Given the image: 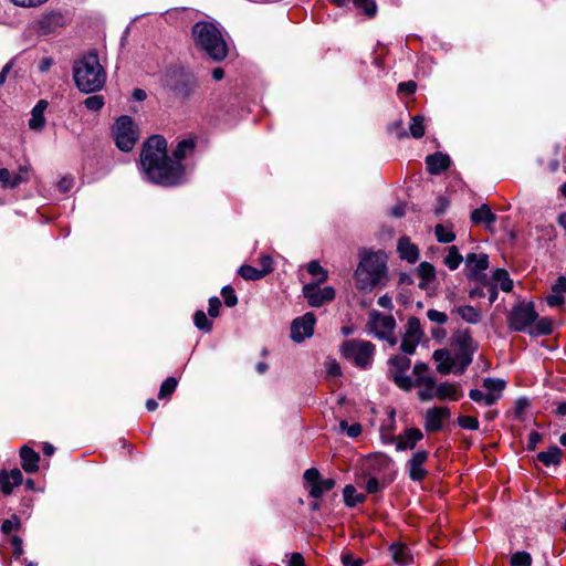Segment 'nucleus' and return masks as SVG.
<instances>
[{
  "label": "nucleus",
  "mask_w": 566,
  "mask_h": 566,
  "mask_svg": "<svg viewBox=\"0 0 566 566\" xmlns=\"http://www.w3.org/2000/svg\"><path fill=\"white\" fill-rule=\"evenodd\" d=\"M193 139H184L172 151L175 160L167 153V142L163 136L154 135L143 145L140 165L146 178L156 185L177 186L185 180V166L180 163L195 149Z\"/></svg>",
  "instance_id": "obj_1"
},
{
  "label": "nucleus",
  "mask_w": 566,
  "mask_h": 566,
  "mask_svg": "<svg viewBox=\"0 0 566 566\" xmlns=\"http://www.w3.org/2000/svg\"><path fill=\"white\" fill-rule=\"evenodd\" d=\"M387 271L385 253L381 251L364 253L354 273L355 285L363 292H371L376 286L385 285Z\"/></svg>",
  "instance_id": "obj_2"
},
{
  "label": "nucleus",
  "mask_w": 566,
  "mask_h": 566,
  "mask_svg": "<svg viewBox=\"0 0 566 566\" xmlns=\"http://www.w3.org/2000/svg\"><path fill=\"white\" fill-rule=\"evenodd\" d=\"M196 48L207 53L212 60L221 61L228 54V45L221 31L211 22L200 21L192 27Z\"/></svg>",
  "instance_id": "obj_3"
},
{
  "label": "nucleus",
  "mask_w": 566,
  "mask_h": 566,
  "mask_svg": "<svg viewBox=\"0 0 566 566\" xmlns=\"http://www.w3.org/2000/svg\"><path fill=\"white\" fill-rule=\"evenodd\" d=\"M115 145L122 151H130L139 139V129L130 116H119L113 125Z\"/></svg>",
  "instance_id": "obj_4"
},
{
  "label": "nucleus",
  "mask_w": 566,
  "mask_h": 566,
  "mask_svg": "<svg viewBox=\"0 0 566 566\" xmlns=\"http://www.w3.org/2000/svg\"><path fill=\"white\" fill-rule=\"evenodd\" d=\"M375 350L373 343L363 339H349L342 345L343 356L363 369L371 366Z\"/></svg>",
  "instance_id": "obj_5"
},
{
  "label": "nucleus",
  "mask_w": 566,
  "mask_h": 566,
  "mask_svg": "<svg viewBox=\"0 0 566 566\" xmlns=\"http://www.w3.org/2000/svg\"><path fill=\"white\" fill-rule=\"evenodd\" d=\"M366 328L369 334L380 340H386L390 346H395L397 344V338L394 334L396 321L391 315H384L380 312L373 310L368 314Z\"/></svg>",
  "instance_id": "obj_6"
},
{
  "label": "nucleus",
  "mask_w": 566,
  "mask_h": 566,
  "mask_svg": "<svg viewBox=\"0 0 566 566\" xmlns=\"http://www.w3.org/2000/svg\"><path fill=\"white\" fill-rule=\"evenodd\" d=\"M533 303L521 302L514 305L507 315V325L514 332H527L537 319Z\"/></svg>",
  "instance_id": "obj_7"
},
{
  "label": "nucleus",
  "mask_w": 566,
  "mask_h": 566,
  "mask_svg": "<svg viewBox=\"0 0 566 566\" xmlns=\"http://www.w3.org/2000/svg\"><path fill=\"white\" fill-rule=\"evenodd\" d=\"M163 86L175 97H188L196 86L192 73H164L161 77Z\"/></svg>",
  "instance_id": "obj_8"
},
{
  "label": "nucleus",
  "mask_w": 566,
  "mask_h": 566,
  "mask_svg": "<svg viewBox=\"0 0 566 566\" xmlns=\"http://www.w3.org/2000/svg\"><path fill=\"white\" fill-rule=\"evenodd\" d=\"M455 344L458 345V349L454 356H452L455 358L457 364L454 374L462 375L472 363V357L478 349V344L472 339L468 331L459 333L455 336Z\"/></svg>",
  "instance_id": "obj_9"
},
{
  "label": "nucleus",
  "mask_w": 566,
  "mask_h": 566,
  "mask_svg": "<svg viewBox=\"0 0 566 566\" xmlns=\"http://www.w3.org/2000/svg\"><path fill=\"white\" fill-rule=\"evenodd\" d=\"M411 360L407 356L395 355L388 359V377L402 390L409 391L413 387V380L406 375Z\"/></svg>",
  "instance_id": "obj_10"
},
{
  "label": "nucleus",
  "mask_w": 566,
  "mask_h": 566,
  "mask_svg": "<svg viewBox=\"0 0 566 566\" xmlns=\"http://www.w3.org/2000/svg\"><path fill=\"white\" fill-rule=\"evenodd\" d=\"M423 337V331L419 318L412 316L407 322L406 332L402 335L400 349L406 355H412Z\"/></svg>",
  "instance_id": "obj_11"
},
{
  "label": "nucleus",
  "mask_w": 566,
  "mask_h": 566,
  "mask_svg": "<svg viewBox=\"0 0 566 566\" xmlns=\"http://www.w3.org/2000/svg\"><path fill=\"white\" fill-rule=\"evenodd\" d=\"M303 295L313 307H319L335 298V290L332 286L319 287V283H308L303 286Z\"/></svg>",
  "instance_id": "obj_12"
},
{
  "label": "nucleus",
  "mask_w": 566,
  "mask_h": 566,
  "mask_svg": "<svg viewBox=\"0 0 566 566\" xmlns=\"http://www.w3.org/2000/svg\"><path fill=\"white\" fill-rule=\"evenodd\" d=\"M76 87L85 94L102 90L106 83V73H73Z\"/></svg>",
  "instance_id": "obj_13"
},
{
  "label": "nucleus",
  "mask_w": 566,
  "mask_h": 566,
  "mask_svg": "<svg viewBox=\"0 0 566 566\" xmlns=\"http://www.w3.org/2000/svg\"><path fill=\"white\" fill-rule=\"evenodd\" d=\"M315 323L316 317L310 312L295 318L291 324V338L296 343H301L306 337H311L314 333Z\"/></svg>",
  "instance_id": "obj_14"
},
{
  "label": "nucleus",
  "mask_w": 566,
  "mask_h": 566,
  "mask_svg": "<svg viewBox=\"0 0 566 566\" xmlns=\"http://www.w3.org/2000/svg\"><path fill=\"white\" fill-rule=\"evenodd\" d=\"M429 458V452L426 450L416 451L411 458L408 460L406 467L408 470V475L412 481H422L428 471L423 468V464L427 462Z\"/></svg>",
  "instance_id": "obj_15"
},
{
  "label": "nucleus",
  "mask_w": 566,
  "mask_h": 566,
  "mask_svg": "<svg viewBox=\"0 0 566 566\" xmlns=\"http://www.w3.org/2000/svg\"><path fill=\"white\" fill-rule=\"evenodd\" d=\"M450 417V410L447 407H434L427 411L424 428L427 431H439L442 428V421Z\"/></svg>",
  "instance_id": "obj_16"
},
{
  "label": "nucleus",
  "mask_w": 566,
  "mask_h": 566,
  "mask_svg": "<svg viewBox=\"0 0 566 566\" xmlns=\"http://www.w3.org/2000/svg\"><path fill=\"white\" fill-rule=\"evenodd\" d=\"M105 65L101 61L96 50L84 53L74 64L73 71H104Z\"/></svg>",
  "instance_id": "obj_17"
},
{
  "label": "nucleus",
  "mask_w": 566,
  "mask_h": 566,
  "mask_svg": "<svg viewBox=\"0 0 566 566\" xmlns=\"http://www.w3.org/2000/svg\"><path fill=\"white\" fill-rule=\"evenodd\" d=\"M423 438V434L418 428L406 429L402 433L395 438L396 450L405 451L412 450L416 444Z\"/></svg>",
  "instance_id": "obj_18"
},
{
  "label": "nucleus",
  "mask_w": 566,
  "mask_h": 566,
  "mask_svg": "<svg viewBox=\"0 0 566 566\" xmlns=\"http://www.w3.org/2000/svg\"><path fill=\"white\" fill-rule=\"evenodd\" d=\"M65 23L64 17L60 12H49L43 14L38 20V28L41 33L50 34L54 32L57 28L63 27Z\"/></svg>",
  "instance_id": "obj_19"
},
{
  "label": "nucleus",
  "mask_w": 566,
  "mask_h": 566,
  "mask_svg": "<svg viewBox=\"0 0 566 566\" xmlns=\"http://www.w3.org/2000/svg\"><path fill=\"white\" fill-rule=\"evenodd\" d=\"M433 359L438 363L437 370L442 375H448L457 367L455 358L452 357L449 349L442 348L433 352Z\"/></svg>",
  "instance_id": "obj_20"
},
{
  "label": "nucleus",
  "mask_w": 566,
  "mask_h": 566,
  "mask_svg": "<svg viewBox=\"0 0 566 566\" xmlns=\"http://www.w3.org/2000/svg\"><path fill=\"white\" fill-rule=\"evenodd\" d=\"M23 476L19 469H13L9 473L6 471L0 472V490L9 495L12 493L13 488L22 483Z\"/></svg>",
  "instance_id": "obj_21"
},
{
  "label": "nucleus",
  "mask_w": 566,
  "mask_h": 566,
  "mask_svg": "<svg viewBox=\"0 0 566 566\" xmlns=\"http://www.w3.org/2000/svg\"><path fill=\"white\" fill-rule=\"evenodd\" d=\"M426 164L431 175H439L450 166V158L440 151L427 156Z\"/></svg>",
  "instance_id": "obj_22"
},
{
  "label": "nucleus",
  "mask_w": 566,
  "mask_h": 566,
  "mask_svg": "<svg viewBox=\"0 0 566 566\" xmlns=\"http://www.w3.org/2000/svg\"><path fill=\"white\" fill-rule=\"evenodd\" d=\"M465 264L470 268L471 276L479 279L480 272L489 268V255L485 253H469L465 258Z\"/></svg>",
  "instance_id": "obj_23"
},
{
  "label": "nucleus",
  "mask_w": 566,
  "mask_h": 566,
  "mask_svg": "<svg viewBox=\"0 0 566 566\" xmlns=\"http://www.w3.org/2000/svg\"><path fill=\"white\" fill-rule=\"evenodd\" d=\"M21 464L25 472L34 473L39 470L40 454L28 446L20 450Z\"/></svg>",
  "instance_id": "obj_24"
},
{
  "label": "nucleus",
  "mask_w": 566,
  "mask_h": 566,
  "mask_svg": "<svg viewBox=\"0 0 566 566\" xmlns=\"http://www.w3.org/2000/svg\"><path fill=\"white\" fill-rule=\"evenodd\" d=\"M413 386L421 387L418 397L421 401H429L436 398V380L432 377H418L413 381Z\"/></svg>",
  "instance_id": "obj_25"
},
{
  "label": "nucleus",
  "mask_w": 566,
  "mask_h": 566,
  "mask_svg": "<svg viewBox=\"0 0 566 566\" xmlns=\"http://www.w3.org/2000/svg\"><path fill=\"white\" fill-rule=\"evenodd\" d=\"M399 256L409 263H415L419 259L418 248L410 242L409 238H400L397 244Z\"/></svg>",
  "instance_id": "obj_26"
},
{
  "label": "nucleus",
  "mask_w": 566,
  "mask_h": 566,
  "mask_svg": "<svg viewBox=\"0 0 566 566\" xmlns=\"http://www.w3.org/2000/svg\"><path fill=\"white\" fill-rule=\"evenodd\" d=\"M471 221L473 223H484L488 229H491L496 221V216L491 211V208L484 203L471 212Z\"/></svg>",
  "instance_id": "obj_27"
},
{
  "label": "nucleus",
  "mask_w": 566,
  "mask_h": 566,
  "mask_svg": "<svg viewBox=\"0 0 566 566\" xmlns=\"http://www.w3.org/2000/svg\"><path fill=\"white\" fill-rule=\"evenodd\" d=\"M389 551L392 560L399 566H406L412 560L410 549L405 544L394 543L390 545Z\"/></svg>",
  "instance_id": "obj_28"
},
{
  "label": "nucleus",
  "mask_w": 566,
  "mask_h": 566,
  "mask_svg": "<svg viewBox=\"0 0 566 566\" xmlns=\"http://www.w3.org/2000/svg\"><path fill=\"white\" fill-rule=\"evenodd\" d=\"M566 292V277L559 276L552 287V293L547 295L546 302L549 306H560L564 303V293Z\"/></svg>",
  "instance_id": "obj_29"
},
{
  "label": "nucleus",
  "mask_w": 566,
  "mask_h": 566,
  "mask_svg": "<svg viewBox=\"0 0 566 566\" xmlns=\"http://www.w3.org/2000/svg\"><path fill=\"white\" fill-rule=\"evenodd\" d=\"M48 107V102L45 99H40L31 112V118L29 120V127L31 129L38 130L42 129L45 124L44 111Z\"/></svg>",
  "instance_id": "obj_30"
},
{
  "label": "nucleus",
  "mask_w": 566,
  "mask_h": 566,
  "mask_svg": "<svg viewBox=\"0 0 566 566\" xmlns=\"http://www.w3.org/2000/svg\"><path fill=\"white\" fill-rule=\"evenodd\" d=\"M563 451L557 446H552L547 451L537 453L536 459L545 467L558 465L562 462Z\"/></svg>",
  "instance_id": "obj_31"
},
{
  "label": "nucleus",
  "mask_w": 566,
  "mask_h": 566,
  "mask_svg": "<svg viewBox=\"0 0 566 566\" xmlns=\"http://www.w3.org/2000/svg\"><path fill=\"white\" fill-rule=\"evenodd\" d=\"M482 386L489 395L495 397L494 401L497 402L502 398L506 382L501 378H485Z\"/></svg>",
  "instance_id": "obj_32"
},
{
  "label": "nucleus",
  "mask_w": 566,
  "mask_h": 566,
  "mask_svg": "<svg viewBox=\"0 0 566 566\" xmlns=\"http://www.w3.org/2000/svg\"><path fill=\"white\" fill-rule=\"evenodd\" d=\"M452 312L457 313L465 323L469 324H478L482 317L481 312L471 305L455 307Z\"/></svg>",
  "instance_id": "obj_33"
},
{
  "label": "nucleus",
  "mask_w": 566,
  "mask_h": 566,
  "mask_svg": "<svg viewBox=\"0 0 566 566\" xmlns=\"http://www.w3.org/2000/svg\"><path fill=\"white\" fill-rule=\"evenodd\" d=\"M434 395H436V398L440 399V400H444V399L458 400L459 399L457 387L450 382H442V384L436 382Z\"/></svg>",
  "instance_id": "obj_34"
},
{
  "label": "nucleus",
  "mask_w": 566,
  "mask_h": 566,
  "mask_svg": "<svg viewBox=\"0 0 566 566\" xmlns=\"http://www.w3.org/2000/svg\"><path fill=\"white\" fill-rule=\"evenodd\" d=\"M553 331L552 321L547 317H543L541 319H536V322L532 325L531 329H528V334L531 336H539V335H548Z\"/></svg>",
  "instance_id": "obj_35"
},
{
  "label": "nucleus",
  "mask_w": 566,
  "mask_h": 566,
  "mask_svg": "<svg viewBox=\"0 0 566 566\" xmlns=\"http://www.w3.org/2000/svg\"><path fill=\"white\" fill-rule=\"evenodd\" d=\"M335 486L334 479H318L316 484L310 489V495L314 499H318L324 492L331 491Z\"/></svg>",
  "instance_id": "obj_36"
},
{
  "label": "nucleus",
  "mask_w": 566,
  "mask_h": 566,
  "mask_svg": "<svg viewBox=\"0 0 566 566\" xmlns=\"http://www.w3.org/2000/svg\"><path fill=\"white\" fill-rule=\"evenodd\" d=\"M344 502L347 506H355L358 503L364 502L365 496L356 492V489L348 484L343 490Z\"/></svg>",
  "instance_id": "obj_37"
},
{
  "label": "nucleus",
  "mask_w": 566,
  "mask_h": 566,
  "mask_svg": "<svg viewBox=\"0 0 566 566\" xmlns=\"http://www.w3.org/2000/svg\"><path fill=\"white\" fill-rule=\"evenodd\" d=\"M493 280L500 283V287L504 292H511L513 282L510 279L509 272L504 269H496L493 273Z\"/></svg>",
  "instance_id": "obj_38"
},
{
  "label": "nucleus",
  "mask_w": 566,
  "mask_h": 566,
  "mask_svg": "<svg viewBox=\"0 0 566 566\" xmlns=\"http://www.w3.org/2000/svg\"><path fill=\"white\" fill-rule=\"evenodd\" d=\"M238 273L242 279L248 281H255L265 276L260 269L253 268L248 264L241 265Z\"/></svg>",
  "instance_id": "obj_39"
},
{
  "label": "nucleus",
  "mask_w": 566,
  "mask_h": 566,
  "mask_svg": "<svg viewBox=\"0 0 566 566\" xmlns=\"http://www.w3.org/2000/svg\"><path fill=\"white\" fill-rule=\"evenodd\" d=\"M463 258L462 255L459 253L458 251V248L455 245H452L449 248V253L448 255L444 258V264L450 269V270H455L458 269V266L460 265V263L462 262Z\"/></svg>",
  "instance_id": "obj_40"
},
{
  "label": "nucleus",
  "mask_w": 566,
  "mask_h": 566,
  "mask_svg": "<svg viewBox=\"0 0 566 566\" xmlns=\"http://www.w3.org/2000/svg\"><path fill=\"white\" fill-rule=\"evenodd\" d=\"M409 132L413 138H421L424 135V117L421 115L412 117Z\"/></svg>",
  "instance_id": "obj_41"
},
{
  "label": "nucleus",
  "mask_w": 566,
  "mask_h": 566,
  "mask_svg": "<svg viewBox=\"0 0 566 566\" xmlns=\"http://www.w3.org/2000/svg\"><path fill=\"white\" fill-rule=\"evenodd\" d=\"M469 397L475 401V402H479V403H483L485 406H493L494 403H496L494 401V398L492 395H489V392H483L479 389H471L469 391Z\"/></svg>",
  "instance_id": "obj_42"
},
{
  "label": "nucleus",
  "mask_w": 566,
  "mask_h": 566,
  "mask_svg": "<svg viewBox=\"0 0 566 566\" xmlns=\"http://www.w3.org/2000/svg\"><path fill=\"white\" fill-rule=\"evenodd\" d=\"M193 322L198 329L209 333L212 329V322L207 317L203 311H197L193 315Z\"/></svg>",
  "instance_id": "obj_43"
},
{
  "label": "nucleus",
  "mask_w": 566,
  "mask_h": 566,
  "mask_svg": "<svg viewBox=\"0 0 566 566\" xmlns=\"http://www.w3.org/2000/svg\"><path fill=\"white\" fill-rule=\"evenodd\" d=\"M0 182L6 188H15L21 184V178L13 177L6 168H0Z\"/></svg>",
  "instance_id": "obj_44"
},
{
  "label": "nucleus",
  "mask_w": 566,
  "mask_h": 566,
  "mask_svg": "<svg viewBox=\"0 0 566 566\" xmlns=\"http://www.w3.org/2000/svg\"><path fill=\"white\" fill-rule=\"evenodd\" d=\"M418 275L426 282H430L436 277L434 266L429 262H421L417 269Z\"/></svg>",
  "instance_id": "obj_45"
},
{
  "label": "nucleus",
  "mask_w": 566,
  "mask_h": 566,
  "mask_svg": "<svg viewBox=\"0 0 566 566\" xmlns=\"http://www.w3.org/2000/svg\"><path fill=\"white\" fill-rule=\"evenodd\" d=\"M178 385V381L175 377H168L160 386L158 398L164 399L169 397Z\"/></svg>",
  "instance_id": "obj_46"
},
{
  "label": "nucleus",
  "mask_w": 566,
  "mask_h": 566,
  "mask_svg": "<svg viewBox=\"0 0 566 566\" xmlns=\"http://www.w3.org/2000/svg\"><path fill=\"white\" fill-rule=\"evenodd\" d=\"M512 566H531L532 557L527 552H516L511 556Z\"/></svg>",
  "instance_id": "obj_47"
},
{
  "label": "nucleus",
  "mask_w": 566,
  "mask_h": 566,
  "mask_svg": "<svg viewBox=\"0 0 566 566\" xmlns=\"http://www.w3.org/2000/svg\"><path fill=\"white\" fill-rule=\"evenodd\" d=\"M434 232L438 241L442 243H450L455 239V234L446 229L442 224L436 226Z\"/></svg>",
  "instance_id": "obj_48"
},
{
  "label": "nucleus",
  "mask_w": 566,
  "mask_h": 566,
  "mask_svg": "<svg viewBox=\"0 0 566 566\" xmlns=\"http://www.w3.org/2000/svg\"><path fill=\"white\" fill-rule=\"evenodd\" d=\"M104 104V98L101 95L88 96L84 101L85 107L92 112H99L103 108Z\"/></svg>",
  "instance_id": "obj_49"
},
{
  "label": "nucleus",
  "mask_w": 566,
  "mask_h": 566,
  "mask_svg": "<svg viewBox=\"0 0 566 566\" xmlns=\"http://www.w3.org/2000/svg\"><path fill=\"white\" fill-rule=\"evenodd\" d=\"M356 8L360 9L368 17H373L376 13V3L374 0H353Z\"/></svg>",
  "instance_id": "obj_50"
},
{
  "label": "nucleus",
  "mask_w": 566,
  "mask_h": 566,
  "mask_svg": "<svg viewBox=\"0 0 566 566\" xmlns=\"http://www.w3.org/2000/svg\"><path fill=\"white\" fill-rule=\"evenodd\" d=\"M307 271L312 275L319 276L317 283H323L327 280V272L321 266L317 261H311L307 265Z\"/></svg>",
  "instance_id": "obj_51"
},
{
  "label": "nucleus",
  "mask_w": 566,
  "mask_h": 566,
  "mask_svg": "<svg viewBox=\"0 0 566 566\" xmlns=\"http://www.w3.org/2000/svg\"><path fill=\"white\" fill-rule=\"evenodd\" d=\"M221 295L224 300V304L228 307H233L238 304V297L234 293V290L230 285H226L221 289Z\"/></svg>",
  "instance_id": "obj_52"
},
{
  "label": "nucleus",
  "mask_w": 566,
  "mask_h": 566,
  "mask_svg": "<svg viewBox=\"0 0 566 566\" xmlns=\"http://www.w3.org/2000/svg\"><path fill=\"white\" fill-rule=\"evenodd\" d=\"M321 478V473L317 469L315 468H311V469H307L304 474H303V479H304V483H305V486L310 490L313 484H316L318 479Z\"/></svg>",
  "instance_id": "obj_53"
},
{
  "label": "nucleus",
  "mask_w": 566,
  "mask_h": 566,
  "mask_svg": "<svg viewBox=\"0 0 566 566\" xmlns=\"http://www.w3.org/2000/svg\"><path fill=\"white\" fill-rule=\"evenodd\" d=\"M19 527H20V518L17 515H12L10 518H7L2 522L1 531L4 534H9L13 530H18Z\"/></svg>",
  "instance_id": "obj_54"
},
{
  "label": "nucleus",
  "mask_w": 566,
  "mask_h": 566,
  "mask_svg": "<svg viewBox=\"0 0 566 566\" xmlns=\"http://www.w3.org/2000/svg\"><path fill=\"white\" fill-rule=\"evenodd\" d=\"M458 423L463 429H469V430H478L479 429V421L474 417L461 416L458 419Z\"/></svg>",
  "instance_id": "obj_55"
},
{
  "label": "nucleus",
  "mask_w": 566,
  "mask_h": 566,
  "mask_svg": "<svg viewBox=\"0 0 566 566\" xmlns=\"http://www.w3.org/2000/svg\"><path fill=\"white\" fill-rule=\"evenodd\" d=\"M339 427L343 431H346L348 437L356 438L361 433V426L359 423L348 424L345 420L340 421Z\"/></svg>",
  "instance_id": "obj_56"
},
{
  "label": "nucleus",
  "mask_w": 566,
  "mask_h": 566,
  "mask_svg": "<svg viewBox=\"0 0 566 566\" xmlns=\"http://www.w3.org/2000/svg\"><path fill=\"white\" fill-rule=\"evenodd\" d=\"M427 317L439 325H443L448 322V316L446 313L437 311V310H428L427 311Z\"/></svg>",
  "instance_id": "obj_57"
},
{
  "label": "nucleus",
  "mask_w": 566,
  "mask_h": 566,
  "mask_svg": "<svg viewBox=\"0 0 566 566\" xmlns=\"http://www.w3.org/2000/svg\"><path fill=\"white\" fill-rule=\"evenodd\" d=\"M221 306V302L217 296H212L209 298V307L208 314L210 317L214 318L219 315V310Z\"/></svg>",
  "instance_id": "obj_58"
},
{
  "label": "nucleus",
  "mask_w": 566,
  "mask_h": 566,
  "mask_svg": "<svg viewBox=\"0 0 566 566\" xmlns=\"http://www.w3.org/2000/svg\"><path fill=\"white\" fill-rule=\"evenodd\" d=\"M74 185V179L72 177H62L57 182V188L61 192L65 193L69 192Z\"/></svg>",
  "instance_id": "obj_59"
},
{
  "label": "nucleus",
  "mask_w": 566,
  "mask_h": 566,
  "mask_svg": "<svg viewBox=\"0 0 566 566\" xmlns=\"http://www.w3.org/2000/svg\"><path fill=\"white\" fill-rule=\"evenodd\" d=\"M273 260L270 255H262L260 258V270L264 273V275H268L273 271Z\"/></svg>",
  "instance_id": "obj_60"
},
{
  "label": "nucleus",
  "mask_w": 566,
  "mask_h": 566,
  "mask_svg": "<svg viewBox=\"0 0 566 566\" xmlns=\"http://www.w3.org/2000/svg\"><path fill=\"white\" fill-rule=\"evenodd\" d=\"M416 88L417 84L413 81H408L399 84L398 92L401 94L410 95L415 93Z\"/></svg>",
  "instance_id": "obj_61"
},
{
  "label": "nucleus",
  "mask_w": 566,
  "mask_h": 566,
  "mask_svg": "<svg viewBox=\"0 0 566 566\" xmlns=\"http://www.w3.org/2000/svg\"><path fill=\"white\" fill-rule=\"evenodd\" d=\"M528 405H530V402H528L527 398H525V397L518 398L515 401V407H514L515 415L518 417L522 416L524 413V411L526 410V408L528 407Z\"/></svg>",
  "instance_id": "obj_62"
},
{
  "label": "nucleus",
  "mask_w": 566,
  "mask_h": 566,
  "mask_svg": "<svg viewBox=\"0 0 566 566\" xmlns=\"http://www.w3.org/2000/svg\"><path fill=\"white\" fill-rule=\"evenodd\" d=\"M286 566H306L302 554L292 553L289 555V560Z\"/></svg>",
  "instance_id": "obj_63"
},
{
  "label": "nucleus",
  "mask_w": 566,
  "mask_h": 566,
  "mask_svg": "<svg viewBox=\"0 0 566 566\" xmlns=\"http://www.w3.org/2000/svg\"><path fill=\"white\" fill-rule=\"evenodd\" d=\"M342 562L344 566H363L364 560L361 558H354L352 555H343Z\"/></svg>",
  "instance_id": "obj_64"
}]
</instances>
